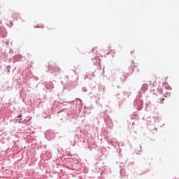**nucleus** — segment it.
Here are the masks:
<instances>
[{
    "label": "nucleus",
    "instance_id": "1",
    "mask_svg": "<svg viewBox=\"0 0 179 179\" xmlns=\"http://www.w3.org/2000/svg\"><path fill=\"white\" fill-rule=\"evenodd\" d=\"M142 89H143V90L145 91L148 90V84L146 83L143 84L142 86Z\"/></svg>",
    "mask_w": 179,
    "mask_h": 179
},
{
    "label": "nucleus",
    "instance_id": "8",
    "mask_svg": "<svg viewBox=\"0 0 179 179\" xmlns=\"http://www.w3.org/2000/svg\"><path fill=\"white\" fill-rule=\"evenodd\" d=\"M164 101V99H162V101Z\"/></svg>",
    "mask_w": 179,
    "mask_h": 179
},
{
    "label": "nucleus",
    "instance_id": "6",
    "mask_svg": "<svg viewBox=\"0 0 179 179\" xmlns=\"http://www.w3.org/2000/svg\"><path fill=\"white\" fill-rule=\"evenodd\" d=\"M131 54H132V53L135 52V51H134V50H133V51H131Z\"/></svg>",
    "mask_w": 179,
    "mask_h": 179
},
{
    "label": "nucleus",
    "instance_id": "3",
    "mask_svg": "<svg viewBox=\"0 0 179 179\" xmlns=\"http://www.w3.org/2000/svg\"><path fill=\"white\" fill-rule=\"evenodd\" d=\"M12 17H13V19L16 20L17 19V15L15 13H13L12 14Z\"/></svg>",
    "mask_w": 179,
    "mask_h": 179
},
{
    "label": "nucleus",
    "instance_id": "5",
    "mask_svg": "<svg viewBox=\"0 0 179 179\" xmlns=\"http://www.w3.org/2000/svg\"><path fill=\"white\" fill-rule=\"evenodd\" d=\"M22 114H20V115H19L17 116V118H22Z\"/></svg>",
    "mask_w": 179,
    "mask_h": 179
},
{
    "label": "nucleus",
    "instance_id": "4",
    "mask_svg": "<svg viewBox=\"0 0 179 179\" xmlns=\"http://www.w3.org/2000/svg\"><path fill=\"white\" fill-rule=\"evenodd\" d=\"M54 69H55V72H59V68L55 66L54 67Z\"/></svg>",
    "mask_w": 179,
    "mask_h": 179
},
{
    "label": "nucleus",
    "instance_id": "7",
    "mask_svg": "<svg viewBox=\"0 0 179 179\" xmlns=\"http://www.w3.org/2000/svg\"><path fill=\"white\" fill-rule=\"evenodd\" d=\"M9 68H10V66H7V69H9Z\"/></svg>",
    "mask_w": 179,
    "mask_h": 179
},
{
    "label": "nucleus",
    "instance_id": "2",
    "mask_svg": "<svg viewBox=\"0 0 179 179\" xmlns=\"http://www.w3.org/2000/svg\"><path fill=\"white\" fill-rule=\"evenodd\" d=\"M139 149L141 150L142 149V146H139L137 150H136V152L137 155H141V151L139 150Z\"/></svg>",
    "mask_w": 179,
    "mask_h": 179
}]
</instances>
